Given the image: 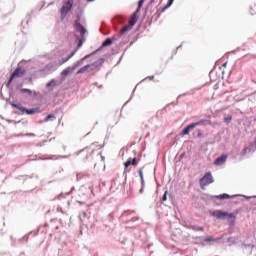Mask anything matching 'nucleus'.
<instances>
[{
  "label": "nucleus",
  "instance_id": "obj_24",
  "mask_svg": "<svg viewBox=\"0 0 256 256\" xmlns=\"http://www.w3.org/2000/svg\"><path fill=\"white\" fill-rule=\"evenodd\" d=\"M71 57H73V54H71L70 56L63 58L62 61L60 62V65H63V63H67V61H69V59H71Z\"/></svg>",
  "mask_w": 256,
  "mask_h": 256
},
{
  "label": "nucleus",
  "instance_id": "obj_30",
  "mask_svg": "<svg viewBox=\"0 0 256 256\" xmlns=\"http://www.w3.org/2000/svg\"><path fill=\"white\" fill-rule=\"evenodd\" d=\"M222 67H227V62H225L224 64H222Z\"/></svg>",
  "mask_w": 256,
  "mask_h": 256
},
{
  "label": "nucleus",
  "instance_id": "obj_15",
  "mask_svg": "<svg viewBox=\"0 0 256 256\" xmlns=\"http://www.w3.org/2000/svg\"><path fill=\"white\" fill-rule=\"evenodd\" d=\"M89 67H91L90 64H88V65H86V66L80 68V69L77 71V74L79 75V74H81V73H87V71H89Z\"/></svg>",
  "mask_w": 256,
  "mask_h": 256
},
{
  "label": "nucleus",
  "instance_id": "obj_31",
  "mask_svg": "<svg viewBox=\"0 0 256 256\" xmlns=\"http://www.w3.org/2000/svg\"><path fill=\"white\" fill-rule=\"evenodd\" d=\"M87 1L91 3V2H93V1H95V0H87Z\"/></svg>",
  "mask_w": 256,
  "mask_h": 256
},
{
  "label": "nucleus",
  "instance_id": "obj_28",
  "mask_svg": "<svg viewBox=\"0 0 256 256\" xmlns=\"http://www.w3.org/2000/svg\"><path fill=\"white\" fill-rule=\"evenodd\" d=\"M162 201H167V192L164 193V195L162 197Z\"/></svg>",
  "mask_w": 256,
  "mask_h": 256
},
{
  "label": "nucleus",
  "instance_id": "obj_20",
  "mask_svg": "<svg viewBox=\"0 0 256 256\" xmlns=\"http://www.w3.org/2000/svg\"><path fill=\"white\" fill-rule=\"evenodd\" d=\"M144 2H145V0H140L138 2V8L136 9V13H139V11H141V7H143Z\"/></svg>",
  "mask_w": 256,
  "mask_h": 256
},
{
  "label": "nucleus",
  "instance_id": "obj_3",
  "mask_svg": "<svg viewBox=\"0 0 256 256\" xmlns=\"http://www.w3.org/2000/svg\"><path fill=\"white\" fill-rule=\"evenodd\" d=\"M10 105L21 111V113H26V115H35V113H39V108L26 109L21 104H15V102H10Z\"/></svg>",
  "mask_w": 256,
  "mask_h": 256
},
{
  "label": "nucleus",
  "instance_id": "obj_4",
  "mask_svg": "<svg viewBox=\"0 0 256 256\" xmlns=\"http://www.w3.org/2000/svg\"><path fill=\"white\" fill-rule=\"evenodd\" d=\"M25 73H27V70H25V68H21V67L16 68L14 70V72L12 73V75L10 76V79H9L8 83L6 84V87H9L11 85V83H13V79L23 77L25 75Z\"/></svg>",
  "mask_w": 256,
  "mask_h": 256
},
{
  "label": "nucleus",
  "instance_id": "obj_14",
  "mask_svg": "<svg viewBox=\"0 0 256 256\" xmlns=\"http://www.w3.org/2000/svg\"><path fill=\"white\" fill-rule=\"evenodd\" d=\"M131 29H133V26H131L130 24H129V25H126V26H124V27L120 30V34H121V35H125V33H127L128 31H131Z\"/></svg>",
  "mask_w": 256,
  "mask_h": 256
},
{
  "label": "nucleus",
  "instance_id": "obj_25",
  "mask_svg": "<svg viewBox=\"0 0 256 256\" xmlns=\"http://www.w3.org/2000/svg\"><path fill=\"white\" fill-rule=\"evenodd\" d=\"M204 241H206L207 243H211V241H215V238H213V236H208L204 239Z\"/></svg>",
  "mask_w": 256,
  "mask_h": 256
},
{
  "label": "nucleus",
  "instance_id": "obj_2",
  "mask_svg": "<svg viewBox=\"0 0 256 256\" xmlns=\"http://www.w3.org/2000/svg\"><path fill=\"white\" fill-rule=\"evenodd\" d=\"M213 217H216V219H231L230 221V227L235 226V219H237V217L235 216V214L233 213H227V212H223L221 210H215L214 212H212Z\"/></svg>",
  "mask_w": 256,
  "mask_h": 256
},
{
  "label": "nucleus",
  "instance_id": "obj_21",
  "mask_svg": "<svg viewBox=\"0 0 256 256\" xmlns=\"http://www.w3.org/2000/svg\"><path fill=\"white\" fill-rule=\"evenodd\" d=\"M57 85L55 79H52L50 82L46 84V87H55Z\"/></svg>",
  "mask_w": 256,
  "mask_h": 256
},
{
  "label": "nucleus",
  "instance_id": "obj_10",
  "mask_svg": "<svg viewBox=\"0 0 256 256\" xmlns=\"http://www.w3.org/2000/svg\"><path fill=\"white\" fill-rule=\"evenodd\" d=\"M130 165H132L133 167H137V159L136 158H129L125 163H124V167L125 169H128L130 167Z\"/></svg>",
  "mask_w": 256,
  "mask_h": 256
},
{
  "label": "nucleus",
  "instance_id": "obj_5",
  "mask_svg": "<svg viewBox=\"0 0 256 256\" xmlns=\"http://www.w3.org/2000/svg\"><path fill=\"white\" fill-rule=\"evenodd\" d=\"M213 183V175L211 172H207L201 179H200V188L205 189L207 185H211Z\"/></svg>",
  "mask_w": 256,
  "mask_h": 256
},
{
  "label": "nucleus",
  "instance_id": "obj_22",
  "mask_svg": "<svg viewBox=\"0 0 256 256\" xmlns=\"http://www.w3.org/2000/svg\"><path fill=\"white\" fill-rule=\"evenodd\" d=\"M232 119H233V116L228 115V116L224 117V122L229 124V123H231Z\"/></svg>",
  "mask_w": 256,
  "mask_h": 256
},
{
  "label": "nucleus",
  "instance_id": "obj_6",
  "mask_svg": "<svg viewBox=\"0 0 256 256\" xmlns=\"http://www.w3.org/2000/svg\"><path fill=\"white\" fill-rule=\"evenodd\" d=\"M75 3L74 0H68L67 2H65L60 10V13L62 15V17H66L67 13H69V11H71V9H73V4Z\"/></svg>",
  "mask_w": 256,
  "mask_h": 256
},
{
  "label": "nucleus",
  "instance_id": "obj_17",
  "mask_svg": "<svg viewBox=\"0 0 256 256\" xmlns=\"http://www.w3.org/2000/svg\"><path fill=\"white\" fill-rule=\"evenodd\" d=\"M109 45H113V40H111V38L106 39V40L102 43V47H109Z\"/></svg>",
  "mask_w": 256,
  "mask_h": 256
},
{
  "label": "nucleus",
  "instance_id": "obj_13",
  "mask_svg": "<svg viewBox=\"0 0 256 256\" xmlns=\"http://www.w3.org/2000/svg\"><path fill=\"white\" fill-rule=\"evenodd\" d=\"M76 30L81 34L85 35L87 33V30L83 27V25L76 23Z\"/></svg>",
  "mask_w": 256,
  "mask_h": 256
},
{
  "label": "nucleus",
  "instance_id": "obj_7",
  "mask_svg": "<svg viewBox=\"0 0 256 256\" xmlns=\"http://www.w3.org/2000/svg\"><path fill=\"white\" fill-rule=\"evenodd\" d=\"M87 57L89 56H85L84 58H82L80 61H78L72 68L71 67H67L66 69H64L61 72V75L63 77H67V75H69V73H71V71H75L76 67H80V65H83V61L87 59Z\"/></svg>",
  "mask_w": 256,
  "mask_h": 256
},
{
  "label": "nucleus",
  "instance_id": "obj_18",
  "mask_svg": "<svg viewBox=\"0 0 256 256\" xmlns=\"http://www.w3.org/2000/svg\"><path fill=\"white\" fill-rule=\"evenodd\" d=\"M231 197L233 196H230L229 194H222V195H218V196H215L216 199H231Z\"/></svg>",
  "mask_w": 256,
  "mask_h": 256
},
{
  "label": "nucleus",
  "instance_id": "obj_9",
  "mask_svg": "<svg viewBox=\"0 0 256 256\" xmlns=\"http://www.w3.org/2000/svg\"><path fill=\"white\" fill-rule=\"evenodd\" d=\"M227 154H222L220 157H218L215 161H214V165H223V163H225V161H227Z\"/></svg>",
  "mask_w": 256,
  "mask_h": 256
},
{
  "label": "nucleus",
  "instance_id": "obj_23",
  "mask_svg": "<svg viewBox=\"0 0 256 256\" xmlns=\"http://www.w3.org/2000/svg\"><path fill=\"white\" fill-rule=\"evenodd\" d=\"M21 93H28V95H32L33 91H31L30 89L27 88H22L20 90Z\"/></svg>",
  "mask_w": 256,
  "mask_h": 256
},
{
  "label": "nucleus",
  "instance_id": "obj_12",
  "mask_svg": "<svg viewBox=\"0 0 256 256\" xmlns=\"http://www.w3.org/2000/svg\"><path fill=\"white\" fill-rule=\"evenodd\" d=\"M195 125V127L199 126V125H213V123L211 122V120H200L198 122L193 123Z\"/></svg>",
  "mask_w": 256,
  "mask_h": 256
},
{
  "label": "nucleus",
  "instance_id": "obj_1",
  "mask_svg": "<svg viewBox=\"0 0 256 256\" xmlns=\"http://www.w3.org/2000/svg\"><path fill=\"white\" fill-rule=\"evenodd\" d=\"M101 149H103V146L97 142H94L90 146L77 152V157L80 159V161H87L88 159H93V155H95V153H99Z\"/></svg>",
  "mask_w": 256,
  "mask_h": 256
},
{
  "label": "nucleus",
  "instance_id": "obj_19",
  "mask_svg": "<svg viewBox=\"0 0 256 256\" xmlns=\"http://www.w3.org/2000/svg\"><path fill=\"white\" fill-rule=\"evenodd\" d=\"M138 173H139V176H140V179H141V185L143 186V185H145V178L143 177V169H140L138 171Z\"/></svg>",
  "mask_w": 256,
  "mask_h": 256
},
{
  "label": "nucleus",
  "instance_id": "obj_11",
  "mask_svg": "<svg viewBox=\"0 0 256 256\" xmlns=\"http://www.w3.org/2000/svg\"><path fill=\"white\" fill-rule=\"evenodd\" d=\"M195 128V124H190L188 125L186 128H184L181 132V135H189L190 131H193V129Z\"/></svg>",
  "mask_w": 256,
  "mask_h": 256
},
{
  "label": "nucleus",
  "instance_id": "obj_8",
  "mask_svg": "<svg viewBox=\"0 0 256 256\" xmlns=\"http://www.w3.org/2000/svg\"><path fill=\"white\" fill-rule=\"evenodd\" d=\"M138 13L137 11H135L131 17H130V20H129V25L131 27H135V23H137L138 19H139V16H138Z\"/></svg>",
  "mask_w": 256,
  "mask_h": 256
},
{
  "label": "nucleus",
  "instance_id": "obj_26",
  "mask_svg": "<svg viewBox=\"0 0 256 256\" xmlns=\"http://www.w3.org/2000/svg\"><path fill=\"white\" fill-rule=\"evenodd\" d=\"M173 1H175V0H168V3H167V5L164 7V9H169V7L173 5Z\"/></svg>",
  "mask_w": 256,
  "mask_h": 256
},
{
  "label": "nucleus",
  "instance_id": "obj_29",
  "mask_svg": "<svg viewBox=\"0 0 256 256\" xmlns=\"http://www.w3.org/2000/svg\"><path fill=\"white\" fill-rule=\"evenodd\" d=\"M145 188V185H142L141 189H140V193H143V189Z\"/></svg>",
  "mask_w": 256,
  "mask_h": 256
},
{
  "label": "nucleus",
  "instance_id": "obj_27",
  "mask_svg": "<svg viewBox=\"0 0 256 256\" xmlns=\"http://www.w3.org/2000/svg\"><path fill=\"white\" fill-rule=\"evenodd\" d=\"M194 231H204L203 227L193 226Z\"/></svg>",
  "mask_w": 256,
  "mask_h": 256
},
{
  "label": "nucleus",
  "instance_id": "obj_16",
  "mask_svg": "<svg viewBox=\"0 0 256 256\" xmlns=\"http://www.w3.org/2000/svg\"><path fill=\"white\" fill-rule=\"evenodd\" d=\"M55 119V115L49 114L48 116H46V118H44V123H48V121H55Z\"/></svg>",
  "mask_w": 256,
  "mask_h": 256
}]
</instances>
